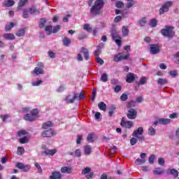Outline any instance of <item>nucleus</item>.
<instances>
[{
  "instance_id": "nucleus-37",
  "label": "nucleus",
  "mask_w": 179,
  "mask_h": 179,
  "mask_svg": "<svg viewBox=\"0 0 179 179\" xmlns=\"http://www.w3.org/2000/svg\"><path fill=\"white\" fill-rule=\"evenodd\" d=\"M136 102H135V101H129V102H128L127 103V105H126V107H127V108H128L129 110H131V107H135V106H136Z\"/></svg>"
},
{
  "instance_id": "nucleus-43",
  "label": "nucleus",
  "mask_w": 179,
  "mask_h": 179,
  "mask_svg": "<svg viewBox=\"0 0 179 179\" xmlns=\"http://www.w3.org/2000/svg\"><path fill=\"white\" fill-rule=\"evenodd\" d=\"M29 8H24L22 13V17L24 19H27L29 17Z\"/></svg>"
},
{
  "instance_id": "nucleus-57",
  "label": "nucleus",
  "mask_w": 179,
  "mask_h": 179,
  "mask_svg": "<svg viewBox=\"0 0 179 179\" xmlns=\"http://www.w3.org/2000/svg\"><path fill=\"white\" fill-rule=\"evenodd\" d=\"M95 61L96 62L97 64H99L100 65H103V64H104V60H103L101 58L99 57H95Z\"/></svg>"
},
{
  "instance_id": "nucleus-51",
  "label": "nucleus",
  "mask_w": 179,
  "mask_h": 179,
  "mask_svg": "<svg viewBox=\"0 0 179 179\" xmlns=\"http://www.w3.org/2000/svg\"><path fill=\"white\" fill-rule=\"evenodd\" d=\"M114 111H115V106L112 105L110 106V108L109 109V115L110 117H113V114H114Z\"/></svg>"
},
{
  "instance_id": "nucleus-22",
  "label": "nucleus",
  "mask_w": 179,
  "mask_h": 179,
  "mask_svg": "<svg viewBox=\"0 0 179 179\" xmlns=\"http://www.w3.org/2000/svg\"><path fill=\"white\" fill-rule=\"evenodd\" d=\"M62 43L64 47H69V45H71V41L69 38L64 36L62 39Z\"/></svg>"
},
{
  "instance_id": "nucleus-27",
  "label": "nucleus",
  "mask_w": 179,
  "mask_h": 179,
  "mask_svg": "<svg viewBox=\"0 0 179 179\" xmlns=\"http://www.w3.org/2000/svg\"><path fill=\"white\" fill-rule=\"evenodd\" d=\"M164 173V169H162V168H155V169L153 171V173L155 176H162Z\"/></svg>"
},
{
  "instance_id": "nucleus-49",
  "label": "nucleus",
  "mask_w": 179,
  "mask_h": 179,
  "mask_svg": "<svg viewBox=\"0 0 179 179\" xmlns=\"http://www.w3.org/2000/svg\"><path fill=\"white\" fill-rule=\"evenodd\" d=\"M90 171H92V169L90 167H86L85 169H83L82 174L86 176V174H89Z\"/></svg>"
},
{
  "instance_id": "nucleus-52",
  "label": "nucleus",
  "mask_w": 179,
  "mask_h": 179,
  "mask_svg": "<svg viewBox=\"0 0 179 179\" xmlns=\"http://www.w3.org/2000/svg\"><path fill=\"white\" fill-rule=\"evenodd\" d=\"M38 114V110L37 108L31 110V115H32L35 118H37V115Z\"/></svg>"
},
{
  "instance_id": "nucleus-15",
  "label": "nucleus",
  "mask_w": 179,
  "mask_h": 179,
  "mask_svg": "<svg viewBox=\"0 0 179 179\" xmlns=\"http://www.w3.org/2000/svg\"><path fill=\"white\" fill-rule=\"evenodd\" d=\"M134 80H135V74H134L132 73H129L127 75L126 82L127 83H132V82H134Z\"/></svg>"
},
{
  "instance_id": "nucleus-36",
  "label": "nucleus",
  "mask_w": 179,
  "mask_h": 179,
  "mask_svg": "<svg viewBox=\"0 0 179 179\" xmlns=\"http://www.w3.org/2000/svg\"><path fill=\"white\" fill-rule=\"evenodd\" d=\"M45 31L48 36L52 33V26L48 25L45 27Z\"/></svg>"
},
{
  "instance_id": "nucleus-45",
  "label": "nucleus",
  "mask_w": 179,
  "mask_h": 179,
  "mask_svg": "<svg viewBox=\"0 0 179 179\" xmlns=\"http://www.w3.org/2000/svg\"><path fill=\"white\" fill-rule=\"evenodd\" d=\"M148 134L151 136H153L156 134V129H155V128H153L152 127H150L148 129Z\"/></svg>"
},
{
  "instance_id": "nucleus-28",
  "label": "nucleus",
  "mask_w": 179,
  "mask_h": 179,
  "mask_svg": "<svg viewBox=\"0 0 179 179\" xmlns=\"http://www.w3.org/2000/svg\"><path fill=\"white\" fill-rule=\"evenodd\" d=\"M47 24V20L45 18H41L39 20V28L44 29Z\"/></svg>"
},
{
  "instance_id": "nucleus-35",
  "label": "nucleus",
  "mask_w": 179,
  "mask_h": 179,
  "mask_svg": "<svg viewBox=\"0 0 179 179\" xmlns=\"http://www.w3.org/2000/svg\"><path fill=\"white\" fill-rule=\"evenodd\" d=\"M15 27V23L10 22V24H6L5 27V31H10L12 29Z\"/></svg>"
},
{
  "instance_id": "nucleus-16",
  "label": "nucleus",
  "mask_w": 179,
  "mask_h": 179,
  "mask_svg": "<svg viewBox=\"0 0 179 179\" xmlns=\"http://www.w3.org/2000/svg\"><path fill=\"white\" fill-rule=\"evenodd\" d=\"M61 173L63 174H71L72 173V168L69 166H62L60 170Z\"/></svg>"
},
{
  "instance_id": "nucleus-40",
  "label": "nucleus",
  "mask_w": 179,
  "mask_h": 179,
  "mask_svg": "<svg viewBox=\"0 0 179 179\" xmlns=\"http://www.w3.org/2000/svg\"><path fill=\"white\" fill-rule=\"evenodd\" d=\"M29 13L31 15H33L34 13H38V15H40V10L36 8H29Z\"/></svg>"
},
{
  "instance_id": "nucleus-10",
  "label": "nucleus",
  "mask_w": 179,
  "mask_h": 179,
  "mask_svg": "<svg viewBox=\"0 0 179 179\" xmlns=\"http://www.w3.org/2000/svg\"><path fill=\"white\" fill-rule=\"evenodd\" d=\"M124 120H125L124 117L122 118V120L120 122L121 127H122L123 128H127L128 129H130V128L134 127V122H132V121H127V122H125Z\"/></svg>"
},
{
  "instance_id": "nucleus-8",
  "label": "nucleus",
  "mask_w": 179,
  "mask_h": 179,
  "mask_svg": "<svg viewBox=\"0 0 179 179\" xmlns=\"http://www.w3.org/2000/svg\"><path fill=\"white\" fill-rule=\"evenodd\" d=\"M55 135H57V134L52 129H49L48 130H45L42 133V136L43 138H51L52 136H55Z\"/></svg>"
},
{
  "instance_id": "nucleus-33",
  "label": "nucleus",
  "mask_w": 179,
  "mask_h": 179,
  "mask_svg": "<svg viewBox=\"0 0 179 179\" xmlns=\"http://www.w3.org/2000/svg\"><path fill=\"white\" fill-rule=\"evenodd\" d=\"M26 34V30L24 29H21L17 31L15 34L17 37H24Z\"/></svg>"
},
{
  "instance_id": "nucleus-62",
  "label": "nucleus",
  "mask_w": 179,
  "mask_h": 179,
  "mask_svg": "<svg viewBox=\"0 0 179 179\" xmlns=\"http://www.w3.org/2000/svg\"><path fill=\"white\" fill-rule=\"evenodd\" d=\"M155 156L154 154H153V155H151L150 156V157H149V163H150V164H153V163H155Z\"/></svg>"
},
{
  "instance_id": "nucleus-48",
  "label": "nucleus",
  "mask_w": 179,
  "mask_h": 179,
  "mask_svg": "<svg viewBox=\"0 0 179 179\" xmlns=\"http://www.w3.org/2000/svg\"><path fill=\"white\" fill-rule=\"evenodd\" d=\"M136 143H138V138L136 137H133L130 139L131 146H134V145H136Z\"/></svg>"
},
{
  "instance_id": "nucleus-19",
  "label": "nucleus",
  "mask_w": 179,
  "mask_h": 179,
  "mask_svg": "<svg viewBox=\"0 0 179 179\" xmlns=\"http://www.w3.org/2000/svg\"><path fill=\"white\" fill-rule=\"evenodd\" d=\"M122 37H128L129 36V29L128 27L123 26L122 28Z\"/></svg>"
},
{
  "instance_id": "nucleus-17",
  "label": "nucleus",
  "mask_w": 179,
  "mask_h": 179,
  "mask_svg": "<svg viewBox=\"0 0 179 179\" xmlns=\"http://www.w3.org/2000/svg\"><path fill=\"white\" fill-rule=\"evenodd\" d=\"M138 135H143V128L138 127L137 130L134 131L132 134V136L138 137Z\"/></svg>"
},
{
  "instance_id": "nucleus-63",
  "label": "nucleus",
  "mask_w": 179,
  "mask_h": 179,
  "mask_svg": "<svg viewBox=\"0 0 179 179\" xmlns=\"http://www.w3.org/2000/svg\"><path fill=\"white\" fill-rule=\"evenodd\" d=\"M169 75H171V78H177L178 76V73L176 71H170Z\"/></svg>"
},
{
  "instance_id": "nucleus-61",
  "label": "nucleus",
  "mask_w": 179,
  "mask_h": 179,
  "mask_svg": "<svg viewBox=\"0 0 179 179\" xmlns=\"http://www.w3.org/2000/svg\"><path fill=\"white\" fill-rule=\"evenodd\" d=\"M75 156L76 157H80L82 156V152L80 151V149H77L75 151Z\"/></svg>"
},
{
  "instance_id": "nucleus-34",
  "label": "nucleus",
  "mask_w": 179,
  "mask_h": 179,
  "mask_svg": "<svg viewBox=\"0 0 179 179\" xmlns=\"http://www.w3.org/2000/svg\"><path fill=\"white\" fill-rule=\"evenodd\" d=\"M98 107L102 111H106V110H107V105L104 102H100L98 104Z\"/></svg>"
},
{
  "instance_id": "nucleus-12",
  "label": "nucleus",
  "mask_w": 179,
  "mask_h": 179,
  "mask_svg": "<svg viewBox=\"0 0 179 179\" xmlns=\"http://www.w3.org/2000/svg\"><path fill=\"white\" fill-rule=\"evenodd\" d=\"M62 174L59 171H53L52 172L51 176H49V179H62Z\"/></svg>"
},
{
  "instance_id": "nucleus-44",
  "label": "nucleus",
  "mask_w": 179,
  "mask_h": 179,
  "mask_svg": "<svg viewBox=\"0 0 179 179\" xmlns=\"http://www.w3.org/2000/svg\"><path fill=\"white\" fill-rule=\"evenodd\" d=\"M101 80L103 83H106L108 80V76L107 75V73H103L101 76Z\"/></svg>"
},
{
  "instance_id": "nucleus-59",
  "label": "nucleus",
  "mask_w": 179,
  "mask_h": 179,
  "mask_svg": "<svg viewBox=\"0 0 179 179\" xmlns=\"http://www.w3.org/2000/svg\"><path fill=\"white\" fill-rule=\"evenodd\" d=\"M122 20V17H121V15H117L114 18L113 22L115 23H118V22H121Z\"/></svg>"
},
{
  "instance_id": "nucleus-20",
  "label": "nucleus",
  "mask_w": 179,
  "mask_h": 179,
  "mask_svg": "<svg viewBox=\"0 0 179 179\" xmlns=\"http://www.w3.org/2000/svg\"><path fill=\"white\" fill-rule=\"evenodd\" d=\"M3 5L6 8H10V6H13L15 5V1L13 0H4Z\"/></svg>"
},
{
  "instance_id": "nucleus-5",
  "label": "nucleus",
  "mask_w": 179,
  "mask_h": 179,
  "mask_svg": "<svg viewBox=\"0 0 179 179\" xmlns=\"http://www.w3.org/2000/svg\"><path fill=\"white\" fill-rule=\"evenodd\" d=\"M129 58V55H125L124 53H118L117 55H115L113 57V61L114 62H120V61H124L125 59H128Z\"/></svg>"
},
{
  "instance_id": "nucleus-50",
  "label": "nucleus",
  "mask_w": 179,
  "mask_h": 179,
  "mask_svg": "<svg viewBox=\"0 0 179 179\" xmlns=\"http://www.w3.org/2000/svg\"><path fill=\"white\" fill-rule=\"evenodd\" d=\"M19 142L22 145L24 143H29V139H27V137H23L19 139Z\"/></svg>"
},
{
  "instance_id": "nucleus-55",
  "label": "nucleus",
  "mask_w": 179,
  "mask_h": 179,
  "mask_svg": "<svg viewBox=\"0 0 179 179\" xmlns=\"http://www.w3.org/2000/svg\"><path fill=\"white\" fill-rule=\"evenodd\" d=\"M120 100L121 101H127L128 100V95L127 94H122L120 96Z\"/></svg>"
},
{
  "instance_id": "nucleus-23",
  "label": "nucleus",
  "mask_w": 179,
  "mask_h": 179,
  "mask_svg": "<svg viewBox=\"0 0 179 179\" xmlns=\"http://www.w3.org/2000/svg\"><path fill=\"white\" fill-rule=\"evenodd\" d=\"M51 127H54V123L52 121H48L42 125L43 129H47V128H50Z\"/></svg>"
},
{
  "instance_id": "nucleus-4",
  "label": "nucleus",
  "mask_w": 179,
  "mask_h": 179,
  "mask_svg": "<svg viewBox=\"0 0 179 179\" xmlns=\"http://www.w3.org/2000/svg\"><path fill=\"white\" fill-rule=\"evenodd\" d=\"M110 34L112 39L116 44L118 45V47H121V44H122V38L120 35L117 34V28L115 27H113L110 30Z\"/></svg>"
},
{
  "instance_id": "nucleus-2",
  "label": "nucleus",
  "mask_w": 179,
  "mask_h": 179,
  "mask_svg": "<svg viewBox=\"0 0 179 179\" xmlns=\"http://www.w3.org/2000/svg\"><path fill=\"white\" fill-rule=\"evenodd\" d=\"M174 27L173 26H165L164 29L161 30V34L168 38H173L176 35V32L173 31Z\"/></svg>"
},
{
  "instance_id": "nucleus-29",
  "label": "nucleus",
  "mask_w": 179,
  "mask_h": 179,
  "mask_svg": "<svg viewBox=\"0 0 179 179\" xmlns=\"http://www.w3.org/2000/svg\"><path fill=\"white\" fill-rule=\"evenodd\" d=\"M33 72L37 76L38 75H43V73H44V70H43L41 68L36 67Z\"/></svg>"
},
{
  "instance_id": "nucleus-58",
  "label": "nucleus",
  "mask_w": 179,
  "mask_h": 179,
  "mask_svg": "<svg viewBox=\"0 0 179 179\" xmlns=\"http://www.w3.org/2000/svg\"><path fill=\"white\" fill-rule=\"evenodd\" d=\"M134 5H135V1H128V3L126 5V8H127V9H129V8H132Z\"/></svg>"
},
{
  "instance_id": "nucleus-11",
  "label": "nucleus",
  "mask_w": 179,
  "mask_h": 179,
  "mask_svg": "<svg viewBox=\"0 0 179 179\" xmlns=\"http://www.w3.org/2000/svg\"><path fill=\"white\" fill-rule=\"evenodd\" d=\"M150 52L153 55L156 54H159V52H160V49L159 48V45L156 44L150 45Z\"/></svg>"
},
{
  "instance_id": "nucleus-26",
  "label": "nucleus",
  "mask_w": 179,
  "mask_h": 179,
  "mask_svg": "<svg viewBox=\"0 0 179 179\" xmlns=\"http://www.w3.org/2000/svg\"><path fill=\"white\" fill-rule=\"evenodd\" d=\"M159 122L162 125H168V124H170V122H171V120L169 118H166V119L160 118L159 119Z\"/></svg>"
},
{
  "instance_id": "nucleus-32",
  "label": "nucleus",
  "mask_w": 179,
  "mask_h": 179,
  "mask_svg": "<svg viewBox=\"0 0 179 179\" xmlns=\"http://www.w3.org/2000/svg\"><path fill=\"white\" fill-rule=\"evenodd\" d=\"M84 153L88 156L92 153V146L87 145L84 148Z\"/></svg>"
},
{
  "instance_id": "nucleus-13",
  "label": "nucleus",
  "mask_w": 179,
  "mask_h": 179,
  "mask_svg": "<svg viewBox=\"0 0 179 179\" xmlns=\"http://www.w3.org/2000/svg\"><path fill=\"white\" fill-rule=\"evenodd\" d=\"M147 155L145 152H143L141 154V159H136V163H138L139 165H142L144 164V163H146V159H145V157H146Z\"/></svg>"
},
{
  "instance_id": "nucleus-30",
  "label": "nucleus",
  "mask_w": 179,
  "mask_h": 179,
  "mask_svg": "<svg viewBox=\"0 0 179 179\" xmlns=\"http://www.w3.org/2000/svg\"><path fill=\"white\" fill-rule=\"evenodd\" d=\"M157 82L158 85L163 86V85H167L169 83V80L167 78H159Z\"/></svg>"
},
{
  "instance_id": "nucleus-54",
  "label": "nucleus",
  "mask_w": 179,
  "mask_h": 179,
  "mask_svg": "<svg viewBox=\"0 0 179 179\" xmlns=\"http://www.w3.org/2000/svg\"><path fill=\"white\" fill-rule=\"evenodd\" d=\"M34 166H35L36 168H37L38 173L41 174V173H43V169H41V166H40V164H38V163H35Z\"/></svg>"
},
{
  "instance_id": "nucleus-38",
  "label": "nucleus",
  "mask_w": 179,
  "mask_h": 179,
  "mask_svg": "<svg viewBox=\"0 0 179 179\" xmlns=\"http://www.w3.org/2000/svg\"><path fill=\"white\" fill-rule=\"evenodd\" d=\"M94 133H91V134H88L87 141V142H89V143H92L94 142Z\"/></svg>"
},
{
  "instance_id": "nucleus-31",
  "label": "nucleus",
  "mask_w": 179,
  "mask_h": 179,
  "mask_svg": "<svg viewBox=\"0 0 179 179\" xmlns=\"http://www.w3.org/2000/svg\"><path fill=\"white\" fill-rule=\"evenodd\" d=\"M28 1L29 0H20V2L18 3V6H17V10H20V9H22V8H23V6L26 5Z\"/></svg>"
},
{
  "instance_id": "nucleus-18",
  "label": "nucleus",
  "mask_w": 179,
  "mask_h": 179,
  "mask_svg": "<svg viewBox=\"0 0 179 179\" xmlns=\"http://www.w3.org/2000/svg\"><path fill=\"white\" fill-rule=\"evenodd\" d=\"M43 153L46 155V156H54L55 153H57V150L53 149V150H50V149H46L44 150Z\"/></svg>"
},
{
  "instance_id": "nucleus-46",
  "label": "nucleus",
  "mask_w": 179,
  "mask_h": 179,
  "mask_svg": "<svg viewBox=\"0 0 179 179\" xmlns=\"http://www.w3.org/2000/svg\"><path fill=\"white\" fill-rule=\"evenodd\" d=\"M29 132L26 130H20L17 131V136H24V135H27Z\"/></svg>"
},
{
  "instance_id": "nucleus-6",
  "label": "nucleus",
  "mask_w": 179,
  "mask_h": 179,
  "mask_svg": "<svg viewBox=\"0 0 179 179\" xmlns=\"http://www.w3.org/2000/svg\"><path fill=\"white\" fill-rule=\"evenodd\" d=\"M171 5H173V2L171 1H166L164 3L162 8L159 9V15H164L166 12H169Z\"/></svg>"
},
{
  "instance_id": "nucleus-41",
  "label": "nucleus",
  "mask_w": 179,
  "mask_h": 179,
  "mask_svg": "<svg viewBox=\"0 0 179 179\" xmlns=\"http://www.w3.org/2000/svg\"><path fill=\"white\" fill-rule=\"evenodd\" d=\"M59 30H61V25L57 24L55 27H54L53 29H52V33H53V34H55L57 32H59Z\"/></svg>"
},
{
  "instance_id": "nucleus-42",
  "label": "nucleus",
  "mask_w": 179,
  "mask_h": 179,
  "mask_svg": "<svg viewBox=\"0 0 179 179\" xmlns=\"http://www.w3.org/2000/svg\"><path fill=\"white\" fill-rule=\"evenodd\" d=\"M150 27H156L157 26V20L156 19H152L150 21Z\"/></svg>"
},
{
  "instance_id": "nucleus-56",
  "label": "nucleus",
  "mask_w": 179,
  "mask_h": 179,
  "mask_svg": "<svg viewBox=\"0 0 179 179\" xmlns=\"http://www.w3.org/2000/svg\"><path fill=\"white\" fill-rule=\"evenodd\" d=\"M23 153H24V148H23V147H18L17 154L23 155Z\"/></svg>"
},
{
  "instance_id": "nucleus-39",
  "label": "nucleus",
  "mask_w": 179,
  "mask_h": 179,
  "mask_svg": "<svg viewBox=\"0 0 179 179\" xmlns=\"http://www.w3.org/2000/svg\"><path fill=\"white\" fill-rule=\"evenodd\" d=\"M146 23H148V20L145 17L139 20V24L141 26V27H145V24H146Z\"/></svg>"
},
{
  "instance_id": "nucleus-9",
  "label": "nucleus",
  "mask_w": 179,
  "mask_h": 179,
  "mask_svg": "<svg viewBox=\"0 0 179 179\" xmlns=\"http://www.w3.org/2000/svg\"><path fill=\"white\" fill-rule=\"evenodd\" d=\"M16 167L17 169H20V170H22L24 173H27V171H30V169H31V166L30 165H24V164L21 162H17L16 164Z\"/></svg>"
},
{
  "instance_id": "nucleus-64",
  "label": "nucleus",
  "mask_w": 179,
  "mask_h": 179,
  "mask_svg": "<svg viewBox=\"0 0 179 179\" xmlns=\"http://www.w3.org/2000/svg\"><path fill=\"white\" fill-rule=\"evenodd\" d=\"M124 6V2L119 1L116 2V8H122Z\"/></svg>"
},
{
  "instance_id": "nucleus-21",
  "label": "nucleus",
  "mask_w": 179,
  "mask_h": 179,
  "mask_svg": "<svg viewBox=\"0 0 179 179\" xmlns=\"http://www.w3.org/2000/svg\"><path fill=\"white\" fill-rule=\"evenodd\" d=\"M24 120H25V121H29V122H32V121H36V117H34L31 114H26L24 116Z\"/></svg>"
},
{
  "instance_id": "nucleus-14",
  "label": "nucleus",
  "mask_w": 179,
  "mask_h": 179,
  "mask_svg": "<svg viewBox=\"0 0 179 179\" xmlns=\"http://www.w3.org/2000/svg\"><path fill=\"white\" fill-rule=\"evenodd\" d=\"M80 52L84 55V58L86 61H89L90 56H89V50L85 47L81 48Z\"/></svg>"
},
{
  "instance_id": "nucleus-7",
  "label": "nucleus",
  "mask_w": 179,
  "mask_h": 179,
  "mask_svg": "<svg viewBox=\"0 0 179 179\" xmlns=\"http://www.w3.org/2000/svg\"><path fill=\"white\" fill-rule=\"evenodd\" d=\"M128 120H135L138 117V111L135 108L129 109L127 113Z\"/></svg>"
},
{
  "instance_id": "nucleus-60",
  "label": "nucleus",
  "mask_w": 179,
  "mask_h": 179,
  "mask_svg": "<svg viewBox=\"0 0 179 179\" xmlns=\"http://www.w3.org/2000/svg\"><path fill=\"white\" fill-rule=\"evenodd\" d=\"M86 34L81 32L79 35H78V39L79 40H85V38H86Z\"/></svg>"
},
{
  "instance_id": "nucleus-47",
  "label": "nucleus",
  "mask_w": 179,
  "mask_h": 179,
  "mask_svg": "<svg viewBox=\"0 0 179 179\" xmlns=\"http://www.w3.org/2000/svg\"><path fill=\"white\" fill-rule=\"evenodd\" d=\"M146 83V77H143L140 79V80L137 83L138 86H142V85H145Z\"/></svg>"
},
{
  "instance_id": "nucleus-24",
  "label": "nucleus",
  "mask_w": 179,
  "mask_h": 179,
  "mask_svg": "<svg viewBox=\"0 0 179 179\" xmlns=\"http://www.w3.org/2000/svg\"><path fill=\"white\" fill-rule=\"evenodd\" d=\"M3 37L6 40H15V35L13 34H10V33L4 34L3 35Z\"/></svg>"
},
{
  "instance_id": "nucleus-53",
  "label": "nucleus",
  "mask_w": 179,
  "mask_h": 179,
  "mask_svg": "<svg viewBox=\"0 0 179 179\" xmlns=\"http://www.w3.org/2000/svg\"><path fill=\"white\" fill-rule=\"evenodd\" d=\"M84 30H86L88 33H90V30H92V27H90V24H85L83 26Z\"/></svg>"
},
{
  "instance_id": "nucleus-25",
  "label": "nucleus",
  "mask_w": 179,
  "mask_h": 179,
  "mask_svg": "<svg viewBox=\"0 0 179 179\" xmlns=\"http://www.w3.org/2000/svg\"><path fill=\"white\" fill-rule=\"evenodd\" d=\"M168 174H171V176H173L174 178H177V177H178V171L172 169L168 171Z\"/></svg>"
},
{
  "instance_id": "nucleus-1",
  "label": "nucleus",
  "mask_w": 179,
  "mask_h": 179,
  "mask_svg": "<svg viewBox=\"0 0 179 179\" xmlns=\"http://www.w3.org/2000/svg\"><path fill=\"white\" fill-rule=\"evenodd\" d=\"M103 8L104 0H96L90 8V13L92 16H99V15H103L102 9Z\"/></svg>"
},
{
  "instance_id": "nucleus-3",
  "label": "nucleus",
  "mask_w": 179,
  "mask_h": 179,
  "mask_svg": "<svg viewBox=\"0 0 179 179\" xmlns=\"http://www.w3.org/2000/svg\"><path fill=\"white\" fill-rule=\"evenodd\" d=\"M83 99H85L83 92H81L80 94L73 92V98L71 99V95H68L66 97L65 101L68 104H72L73 103H75V100H83Z\"/></svg>"
}]
</instances>
